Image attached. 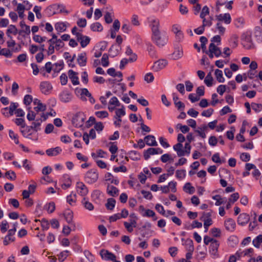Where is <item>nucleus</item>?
<instances>
[{
    "mask_svg": "<svg viewBox=\"0 0 262 262\" xmlns=\"http://www.w3.org/2000/svg\"><path fill=\"white\" fill-rule=\"evenodd\" d=\"M149 26L151 30V40L159 47L164 46L167 42L168 37L165 32L160 30V21L158 18H152L149 20Z\"/></svg>",
    "mask_w": 262,
    "mask_h": 262,
    "instance_id": "nucleus-1",
    "label": "nucleus"
},
{
    "mask_svg": "<svg viewBox=\"0 0 262 262\" xmlns=\"http://www.w3.org/2000/svg\"><path fill=\"white\" fill-rule=\"evenodd\" d=\"M99 174L95 169H91L88 171L84 176L85 181L89 184H93L98 179Z\"/></svg>",
    "mask_w": 262,
    "mask_h": 262,
    "instance_id": "nucleus-2",
    "label": "nucleus"
},
{
    "mask_svg": "<svg viewBox=\"0 0 262 262\" xmlns=\"http://www.w3.org/2000/svg\"><path fill=\"white\" fill-rule=\"evenodd\" d=\"M243 45L246 49H251L253 47V43L252 40V33L250 31H247L242 35Z\"/></svg>",
    "mask_w": 262,
    "mask_h": 262,
    "instance_id": "nucleus-3",
    "label": "nucleus"
},
{
    "mask_svg": "<svg viewBox=\"0 0 262 262\" xmlns=\"http://www.w3.org/2000/svg\"><path fill=\"white\" fill-rule=\"evenodd\" d=\"M85 119L86 117L83 113L78 112L74 115L72 118V123L76 127H81L83 126Z\"/></svg>",
    "mask_w": 262,
    "mask_h": 262,
    "instance_id": "nucleus-4",
    "label": "nucleus"
},
{
    "mask_svg": "<svg viewBox=\"0 0 262 262\" xmlns=\"http://www.w3.org/2000/svg\"><path fill=\"white\" fill-rule=\"evenodd\" d=\"M39 89L44 95H49L51 93L53 86L49 81H44L40 83Z\"/></svg>",
    "mask_w": 262,
    "mask_h": 262,
    "instance_id": "nucleus-5",
    "label": "nucleus"
},
{
    "mask_svg": "<svg viewBox=\"0 0 262 262\" xmlns=\"http://www.w3.org/2000/svg\"><path fill=\"white\" fill-rule=\"evenodd\" d=\"M100 255L102 259L106 261H112L116 259V256L114 253L105 249L100 250Z\"/></svg>",
    "mask_w": 262,
    "mask_h": 262,
    "instance_id": "nucleus-6",
    "label": "nucleus"
},
{
    "mask_svg": "<svg viewBox=\"0 0 262 262\" xmlns=\"http://www.w3.org/2000/svg\"><path fill=\"white\" fill-rule=\"evenodd\" d=\"M177 140L178 143L173 146V149L175 151H176L177 155H179V154L181 155V151L180 150V149L181 147H183L182 143L185 141V138L182 134H179L178 135Z\"/></svg>",
    "mask_w": 262,
    "mask_h": 262,
    "instance_id": "nucleus-7",
    "label": "nucleus"
},
{
    "mask_svg": "<svg viewBox=\"0 0 262 262\" xmlns=\"http://www.w3.org/2000/svg\"><path fill=\"white\" fill-rule=\"evenodd\" d=\"M76 190L79 195L84 197L87 195L89 192L88 188L86 185L81 182H78L76 183Z\"/></svg>",
    "mask_w": 262,
    "mask_h": 262,
    "instance_id": "nucleus-8",
    "label": "nucleus"
},
{
    "mask_svg": "<svg viewBox=\"0 0 262 262\" xmlns=\"http://www.w3.org/2000/svg\"><path fill=\"white\" fill-rule=\"evenodd\" d=\"M168 62L165 59H160L154 62L152 67V70L155 72H158L164 69L167 64Z\"/></svg>",
    "mask_w": 262,
    "mask_h": 262,
    "instance_id": "nucleus-9",
    "label": "nucleus"
},
{
    "mask_svg": "<svg viewBox=\"0 0 262 262\" xmlns=\"http://www.w3.org/2000/svg\"><path fill=\"white\" fill-rule=\"evenodd\" d=\"M73 96L71 93L68 91H63L59 94V99L63 103H68L71 101Z\"/></svg>",
    "mask_w": 262,
    "mask_h": 262,
    "instance_id": "nucleus-10",
    "label": "nucleus"
},
{
    "mask_svg": "<svg viewBox=\"0 0 262 262\" xmlns=\"http://www.w3.org/2000/svg\"><path fill=\"white\" fill-rule=\"evenodd\" d=\"M33 129L30 127V126H27V127L24 129H21L20 132L21 133L23 136L28 139H30L34 140H37V136L35 138H33L32 135H33V133L32 132Z\"/></svg>",
    "mask_w": 262,
    "mask_h": 262,
    "instance_id": "nucleus-11",
    "label": "nucleus"
},
{
    "mask_svg": "<svg viewBox=\"0 0 262 262\" xmlns=\"http://www.w3.org/2000/svg\"><path fill=\"white\" fill-rule=\"evenodd\" d=\"M77 39L80 42L82 48L85 47L90 41V38L87 36L83 35L82 34H78Z\"/></svg>",
    "mask_w": 262,
    "mask_h": 262,
    "instance_id": "nucleus-12",
    "label": "nucleus"
},
{
    "mask_svg": "<svg viewBox=\"0 0 262 262\" xmlns=\"http://www.w3.org/2000/svg\"><path fill=\"white\" fill-rule=\"evenodd\" d=\"M220 246L219 242L215 239L212 243L210 244V245L209 248V253L214 256L217 255V251L218 248Z\"/></svg>",
    "mask_w": 262,
    "mask_h": 262,
    "instance_id": "nucleus-13",
    "label": "nucleus"
},
{
    "mask_svg": "<svg viewBox=\"0 0 262 262\" xmlns=\"http://www.w3.org/2000/svg\"><path fill=\"white\" fill-rule=\"evenodd\" d=\"M61 181L62 184L61 185V186L62 188L63 189H67L71 186V180L70 176L68 174H64L62 176Z\"/></svg>",
    "mask_w": 262,
    "mask_h": 262,
    "instance_id": "nucleus-14",
    "label": "nucleus"
},
{
    "mask_svg": "<svg viewBox=\"0 0 262 262\" xmlns=\"http://www.w3.org/2000/svg\"><path fill=\"white\" fill-rule=\"evenodd\" d=\"M250 217L247 213H241L238 217L237 223L242 226L245 225L249 221Z\"/></svg>",
    "mask_w": 262,
    "mask_h": 262,
    "instance_id": "nucleus-15",
    "label": "nucleus"
},
{
    "mask_svg": "<svg viewBox=\"0 0 262 262\" xmlns=\"http://www.w3.org/2000/svg\"><path fill=\"white\" fill-rule=\"evenodd\" d=\"M144 141L149 146H155L158 145L156 138L153 135H147L145 137Z\"/></svg>",
    "mask_w": 262,
    "mask_h": 262,
    "instance_id": "nucleus-16",
    "label": "nucleus"
},
{
    "mask_svg": "<svg viewBox=\"0 0 262 262\" xmlns=\"http://www.w3.org/2000/svg\"><path fill=\"white\" fill-rule=\"evenodd\" d=\"M62 151V149L60 147L51 148L46 150V152L48 156H56L60 154Z\"/></svg>",
    "mask_w": 262,
    "mask_h": 262,
    "instance_id": "nucleus-17",
    "label": "nucleus"
},
{
    "mask_svg": "<svg viewBox=\"0 0 262 262\" xmlns=\"http://www.w3.org/2000/svg\"><path fill=\"white\" fill-rule=\"evenodd\" d=\"M191 145L190 143L189 142H186L185 144V149H184L183 147H181L180 149L181 151V155L179 154V155H177L178 157H182L184 156H188L190 153L191 151Z\"/></svg>",
    "mask_w": 262,
    "mask_h": 262,
    "instance_id": "nucleus-18",
    "label": "nucleus"
},
{
    "mask_svg": "<svg viewBox=\"0 0 262 262\" xmlns=\"http://www.w3.org/2000/svg\"><path fill=\"white\" fill-rule=\"evenodd\" d=\"M216 19L220 21H224L226 24H229L231 21V18L229 13L221 14L217 15Z\"/></svg>",
    "mask_w": 262,
    "mask_h": 262,
    "instance_id": "nucleus-19",
    "label": "nucleus"
},
{
    "mask_svg": "<svg viewBox=\"0 0 262 262\" xmlns=\"http://www.w3.org/2000/svg\"><path fill=\"white\" fill-rule=\"evenodd\" d=\"M69 78L71 79L73 85H76L79 83V79L77 76V73L74 72L72 70H70L68 72Z\"/></svg>",
    "mask_w": 262,
    "mask_h": 262,
    "instance_id": "nucleus-20",
    "label": "nucleus"
},
{
    "mask_svg": "<svg viewBox=\"0 0 262 262\" xmlns=\"http://www.w3.org/2000/svg\"><path fill=\"white\" fill-rule=\"evenodd\" d=\"M208 50H209V52H212L216 57L220 56L222 54L220 49L216 46L213 42L210 43Z\"/></svg>",
    "mask_w": 262,
    "mask_h": 262,
    "instance_id": "nucleus-21",
    "label": "nucleus"
},
{
    "mask_svg": "<svg viewBox=\"0 0 262 262\" xmlns=\"http://www.w3.org/2000/svg\"><path fill=\"white\" fill-rule=\"evenodd\" d=\"M210 216L211 213L210 212L203 213L201 219H203L204 226H210L212 224V221Z\"/></svg>",
    "mask_w": 262,
    "mask_h": 262,
    "instance_id": "nucleus-22",
    "label": "nucleus"
},
{
    "mask_svg": "<svg viewBox=\"0 0 262 262\" xmlns=\"http://www.w3.org/2000/svg\"><path fill=\"white\" fill-rule=\"evenodd\" d=\"M236 226L235 221L232 219H228L225 222V227L226 230L233 231Z\"/></svg>",
    "mask_w": 262,
    "mask_h": 262,
    "instance_id": "nucleus-23",
    "label": "nucleus"
},
{
    "mask_svg": "<svg viewBox=\"0 0 262 262\" xmlns=\"http://www.w3.org/2000/svg\"><path fill=\"white\" fill-rule=\"evenodd\" d=\"M81 204L83 205V206L84 207V208L85 209L88 210L89 211H93L94 209V206L93 205V204L92 203H91L89 201V200L85 197H84L83 198V199L82 200Z\"/></svg>",
    "mask_w": 262,
    "mask_h": 262,
    "instance_id": "nucleus-24",
    "label": "nucleus"
},
{
    "mask_svg": "<svg viewBox=\"0 0 262 262\" xmlns=\"http://www.w3.org/2000/svg\"><path fill=\"white\" fill-rule=\"evenodd\" d=\"M87 58L86 53L82 52L78 55L77 58V62L80 67H84L86 64Z\"/></svg>",
    "mask_w": 262,
    "mask_h": 262,
    "instance_id": "nucleus-25",
    "label": "nucleus"
},
{
    "mask_svg": "<svg viewBox=\"0 0 262 262\" xmlns=\"http://www.w3.org/2000/svg\"><path fill=\"white\" fill-rule=\"evenodd\" d=\"M254 36L258 42L262 41V29L259 26H256L254 29Z\"/></svg>",
    "mask_w": 262,
    "mask_h": 262,
    "instance_id": "nucleus-26",
    "label": "nucleus"
},
{
    "mask_svg": "<svg viewBox=\"0 0 262 262\" xmlns=\"http://www.w3.org/2000/svg\"><path fill=\"white\" fill-rule=\"evenodd\" d=\"M107 193L112 196H115L118 194L119 190L116 187L108 185L107 187Z\"/></svg>",
    "mask_w": 262,
    "mask_h": 262,
    "instance_id": "nucleus-27",
    "label": "nucleus"
},
{
    "mask_svg": "<svg viewBox=\"0 0 262 262\" xmlns=\"http://www.w3.org/2000/svg\"><path fill=\"white\" fill-rule=\"evenodd\" d=\"M63 215L68 223L72 224L73 223V213L71 210L67 209L65 210Z\"/></svg>",
    "mask_w": 262,
    "mask_h": 262,
    "instance_id": "nucleus-28",
    "label": "nucleus"
},
{
    "mask_svg": "<svg viewBox=\"0 0 262 262\" xmlns=\"http://www.w3.org/2000/svg\"><path fill=\"white\" fill-rule=\"evenodd\" d=\"M56 10V5H53L48 7L45 10V13L48 16H51L57 13Z\"/></svg>",
    "mask_w": 262,
    "mask_h": 262,
    "instance_id": "nucleus-29",
    "label": "nucleus"
},
{
    "mask_svg": "<svg viewBox=\"0 0 262 262\" xmlns=\"http://www.w3.org/2000/svg\"><path fill=\"white\" fill-rule=\"evenodd\" d=\"M19 24L21 28L23 29V30L19 31V34H21L22 32H24L27 35L30 34L31 31L29 26L26 25L25 21L23 20L21 21Z\"/></svg>",
    "mask_w": 262,
    "mask_h": 262,
    "instance_id": "nucleus-30",
    "label": "nucleus"
},
{
    "mask_svg": "<svg viewBox=\"0 0 262 262\" xmlns=\"http://www.w3.org/2000/svg\"><path fill=\"white\" fill-rule=\"evenodd\" d=\"M55 28L59 32H62L66 30L67 26L64 23L58 22L55 24Z\"/></svg>",
    "mask_w": 262,
    "mask_h": 262,
    "instance_id": "nucleus-31",
    "label": "nucleus"
},
{
    "mask_svg": "<svg viewBox=\"0 0 262 262\" xmlns=\"http://www.w3.org/2000/svg\"><path fill=\"white\" fill-rule=\"evenodd\" d=\"M115 200L111 198L107 199L105 206L107 209L112 210L115 208Z\"/></svg>",
    "mask_w": 262,
    "mask_h": 262,
    "instance_id": "nucleus-32",
    "label": "nucleus"
},
{
    "mask_svg": "<svg viewBox=\"0 0 262 262\" xmlns=\"http://www.w3.org/2000/svg\"><path fill=\"white\" fill-rule=\"evenodd\" d=\"M186 249L187 251L193 252L194 246L193 243L192 239L187 238L185 241Z\"/></svg>",
    "mask_w": 262,
    "mask_h": 262,
    "instance_id": "nucleus-33",
    "label": "nucleus"
},
{
    "mask_svg": "<svg viewBox=\"0 0 262 262\" xmlns=\"http://www.w3.org/2000/svg\"><path fill=\"white\" fill-rule=\"evenodd\" d=\"M183 190L189 194H192L194 192V187L191 186V184L189 182L186 183L183 186Z\"/></svg>",
    "mask_w": 262,
    "mask_h": 262,
    "instance_id": "nucleus-34",
    "label": "nucleus"
},
{
    "mask_svg": "<svg viewBox=\"0 0 262 262\" xmlns=\"http://www.w3.org/2000/svg\"><path fill=\"white\" fill-rule=\"evenodd\" d=\"M143 216L152 217L153 221H156L158 217L156 215L155 212L150 209H146L145 213L143 214Z\"/></svg>",
    "mask_w": 262,
    "mask_h": 262,
    "instance_id": "nucleus-35",
    "label": "nucleus"
},
{
    "mask_svg": "<svg viewBox=\"0 0 262 262\" xmlns=\"http://www.w3.org/2000/svg\"><path fill=\"white\" fill-rule=\"evenodd\" d=\"M76 201V194L73 192L67 197V202L71 205H73Z\"/></svg>",
    "mask_w": 262,
    "mask_h": 262,
    "instance_id": "nucleus-36",
    "label": "nucleus"
},
{
    "mask_svg": "<svg viewBox=\"0 0 262 262\" xmlns=\"http://www.w3.org/2000/svg\"><path fill=\"white\" fill-rule=\"evenodd\" d=\"M91 29L93 31L101 32L103 30V27L100 23L96 22L91 25Z\"/></svg>",
    "mask_w": 262,
    "mask_h": 262,
    "instance_id": "nucleus-37",
    "label": "nucleus"
},
{
    "mask_svg": "<svg viewBox=\"0 0 262 262\" xmlns=\"http://www.w3.org/2000/svg\"><path fill=\"white\" fill-rule=\"evenodd\" d=\"M41 122V119H37L35 122L32 123V125L30 126V127L32 128L35 133H36L40 129L39 126Z\"/></svg>",
    "mask_w": 262,
    "mask_h": 262,
    "instance_id": "nucleus-38",
    "label": "nucleus"
},
{
    "mask_svg": "<svg viewBox=\"0 0 262 262\" xmlns=\"http://www.w3.org/2000/svg\"><path fill=\"white\" fill-rule=\"evenodd\" d=\"M106 181H110L111 183L116 185H118L119 181L117 179L114 178L113 175L111 173H107L105 175Z\"/></svg>",
    "mask_w": 262,
    "mask_h": 262,
    "instance_id": "nucleus-39",
    "label": "nucleus"
},
{
    "mask_svg": "<svg viewBox=\"0 0 262 262\" xmlns=\"http://www.w3.org/2000/svg\"><path fill=\"white\" fill-rule=\"evenodd\" d=\"M212 199L216 201L215 205L216 206H220L225 202V198H222L219 194L212 196Z\"/></svg>",
    "mask_w": 262,
    "mask_h": 262,
    "instance_id": "nucleus-40",
    "label": "nucleus"
},
{
    "mask_svg": "<svg viewBox=\"0 0 262 262\" xmlns=\"http://www.w3.org/2000/svg\"><path fill=\"white\" fill-rule=\"evenodd\" d=\"M262 243V234H260L257 236L252 241V244L253 246L257 248H259L260 245V244Z\"/></svg>",
    "mask_w": 262,
    "mask_h": 262,
    "instance_id": "nucleus-41",
    "label": "nucleus"
},
{
    "mask_svg": "<svg viewBox=\"0 0 262 262\" xmlns=\"http://www.w3.org/2000/svg\"><path fill=\"white\" fill-rule=\"evenodd\" d=\"M214 74L217 80L219 82H224L225 81V79L223 76V72L221 70L219 69L215 70Z\"/></svg>",
    "mask_w": 262,
    "mask_h": 262,
    "instance_id": "nucleus-42",
    "label": "nucleus"
},
{
    "mask_svg": "<svg viewBox=\"0 0 262 262\" xmlns=\"http://www.w3.org/2000/svg\"><path fill=\"white\" fill-rule=\"evenodd\" d=\"M183 56V51L182 49H178L176 50L172 54V58L174 60H177L181 58Z\"/></svg>",
    "mask_w": 262,
    "mask_h": 262,
    "instance_id": "nucleus-43",
    "label": "nucleus"
},
{
    "mask_svg": "<svg viewBox=\"0 0 262 262\" xmlns=\"http://www.w3.org/2000/svg\"><path fill=\"white\" fill-rule=\"evenodd\" d=\"M186 175V170L185 169L177 170L176 171V177L180 180L184 179Z\"/></svg>",
    "mask_w": 262,
    "mask_h": 262,
    "instance_id": "nucleus-44",
    "label": "nucleus"
},
{
    "mask_svg": "<svg viewBox=\"0 0 262 262\" xmlns=\"http://www.w3.org/2000/svg\"><path fill=\"white\" fill-rule=\"evenodd\" d=\"M116 115L114 116L115 118H120L125 115V111L123 105L122 106L121 108L117 109L115 112Z\"/></svg>",
    "mask_w": 262,
    "mask_h": 262,
    "instance_id": "nucleus-45",
    "label": "nucleus"
},
{
    "mask_svg": "<svg viewBox=\"0 0 262 262\" xmlns=\"http://www.w3.org/2000/svg\"><path fill=\"white\" fill-rule=\"evenodd\" d=\"M0 55L10 58L12 56V51L7 48H3L0 50Z\"/></svg>",
    "mask_w": 262,
    "mask_h": 262,
    "instance_id": "nucleus-46",
    "label": "nucleus"
},
{
    "mask_svg": "<svg viewBox=\"0 0 262 262\" xmlns=\"http://www.w3.org/2000/svg\"><path fill=\"white\" fill-rule=\"evenodd\" d=\"M213 79L212 77L211 73H209L207 76H206L204 83L206 84V85L208 87L211 86L212 85Z\"/></svg>",
    "mask_w": 262,
    "mask_h": 262,
    "instance_id": "nucleus-47",
    "label": "nucleus"
},
{
    "mask_svg": "<svg viewBox=\"0 0 262 262\" xmlns=\"http://www.w3.org/2000/svg\"><path fill=\"white\" fill-rule=\"evenodd\" d=\"M212 160L217 164H222L225 162V160H221L219 153L214 154L212 157Z\"/></svg>",
    "mask_w": 262,
    "mask_h": 262,
    "instance_id": "nucleus-48",
    "label": "nucleus"
},
{
    "mask_svg": "<svg viewBox=\"0 0 262 262\" xmlns=\"http://www.w3.org/2000/svg\"><path fill=\"white\" fill-rule=\"evenodd\" d=\"M130 22L132 25L134 26H139L140 23L139 20V16L136 14H133L130 18Z\"/></svg>",
    "mask_w": 262,
    "mask_h": 262,
    "instance_id": "nucleus-49",
    "label": "nucleus"
},
{
    "mask_svg": "<svg viewBox=\"0 0 262 262\" xmlns=\"http://www.w3.org/2000/svg\"><path fill=\"white\" fill-rule=\"evenodd\" d=\"M101 64L104 67H107L109 66L108 55L106 53L103 54L101 58Z\"/></svg>",
    "mask_w": 262,
    "mask_h": 262,
    "instance_id": "nucleus-50",
    "label": "nucleus"
},
{
    "mask_svg": "<svg viewBox=\"0 0 262 262\" xmlns=\"http://www.w3.org/2000/svg\"><path fill=\"white\" fill-rule=\"evenodd\" d=\"M45 209L49 213H53L55 209V205L53 202H50L48 204H47L45 206Z\"/></svg>",
    "mask_w": 262,
    "mask_h": 262,
    "instance_id": "nucleus-51",
    "label": "nucleus"
},
{
    "mask_svg": "<svg viewBox=\"0 0 262 262\" xmlns=\"http://www.w3.org/2000/svg\"><path fill=\"white\" fill-rule=\"evenodd\" d=\"M25 6L21 4H18L17 6L16 11H17L19 16L20 18H23L24 16V12L25 11Z\"/></svg>",
    "mask_w": 262,
    "mask_h": 262,
    "instance_id": "nucleus-52",
    "label": "nucleus"
},
{
    "mask_svg": "<svg viewBox=\"0 0 262 262\" xmlns=\"http://www.w3.org/2000/svg\"><path fill=\"white\" fill-rule=\"evenodd\" d=\"M70 251L65 250L61 252L58 255V260L60 262H63L68 257Z\"/></svg>",
    "mask_w": 262,
    "mask_h": 262,
    "instance_id": "nucleus-53",
    "label": "nucleus"
},
{
    "mask_svg": "<svg viewBox=\"0 0 262 262\" xmlns=\"http://www.w3.org/2000/svg\"><path fill=\"white\" fill-rule=\"evenodd\" d=\"M113 12H106L104 15L105 21L107 24H111L113 21Z\"/></svg>",
    "mask_w": 262,
    "mask_h": 262,
    "instance_id": "nucleus-54",
    "label": "nucleus"
},
{
    "mask_svg": "<svg viewBox=\"0 0 262 262\" xmlns=\"http://www.w3.org/2000/svg\"><path fill=\"white\" fill-rule=\"evenodd\" d=\"M9 135L10 138L14 140L16 144H19L18 137L17 134H15L13 130H9Z\"/></svg>",
    "mask_w": 262,
    "mask_h": 262,
    "instance_id": "nucleus-55",
    "label": "nucleus"
},
{
    "mask_svg": "<svg viewBox=\"0 0 262 262\" xmlns=\"http://www.w3.org/2000/svg\"><path fill=\"white\" fill-rule=\"evenodd\" d=\"M7 33L12 34L14 35L18 33V30L15 25H11L7 30Z\"/></svg>",
    "mask_w": 262,
    "mask_h": 262,
    "instance_id": "nucleus-56",
    "label": "nucleus"
},
{
    "mask_svg": "<svg viewBox=\"0 0 262 262\" xmlns=\"http://www.w3.org/2000/svg\"><path fill=\"white\" fill-rule=\"evenodd\" d=\"M84 255L87 259L90 262H94L95 261V257L88 250H85L83 252Z\"/></svg>",
    "mask_w": 262,
    "mask_h": 262,
    "instance_id": "nucleus-57",
    "label": "nucleus"
},
{
    "mask_svg": "<svg viewBox=\"0 0 262 262\" xmlns=\"http://www.w3.org/2000/svg\"><path fill=\"white\" fill-rule=\"evenodd\" d=\"M101 192L99 190H94L92 194L91 197L94 201L99 200L101 195Z\"/></svg>",
    "mask_w": 262,
    "mask_h": 262,
    "instance_id": "nucleus-58",
    "label": "nucleus"
},
{
    "mask_svg": "<svg viewBox=\"0 0 262 262\" xmlns=\"http://www.w3.org/2000/svg\"><path fill=\"white\" fill-rule=\"evenodd\" d=\"M52 69V64L51 62H48L45 66L40 69V71L45 70L48 73H50Z\"/></svg>",
    "mask_w": 262,
    "mask_h": 262,
    "instance_id": "nucleus-59",
    "label": "nucleus"
},
{
    "mask_svg": "<svg viewBox=\"0 0 262 262\" xmlns=\"http://www.w3.org/2000/svg\"><path fill=\"white\" fill-rule=\"evenodd\" d=\"M148 151L150 152L149 154H151V155H157V154H161L163 152V150L162 149H161L160 148H152V147L148 148Z\"/></svg>",
    "mask_w": 262,
    "mask_h": 262,
    "instance_id": "nucleus-60",
    "label": "nucleus"
},
{
    "mask_svg": "<svg viewBox=\"0 0 262 262\" xmlns=\"http://www.w3.org/2000/svg\"><path fill=\"white\" fill-rule=\"evenodd\" d=\"M209 14V9L207 6H205L203 7L201 14L200 17L202 19L205 18V16Z\"/></svg>",
    "mask_w": 262,
    "mask_h": 262,
    "instance_id": "nucleus-61",
    "label": "nucleus"
},
{
    "mask_svg": "<svg viewBox=\"0 0 262 262\" xmlns=\"http://www.w3.org/2000/svg\"><path fill=\"white\" fill-rule=\"evenodd\" d=\"M56 10H59V12L61 13H65L66 14L69 13V11L66 9L65 6L62 4L56 5Z\"/></svg>",
    "mask_w": 262,
    "mask_h": 262,
    "instance_id": "nucleus-62",
    "label": "nucleus"
},
{
    "mask_svg": "<svg viewBox=\"0 0 262 262\" xmlns=\"http://www.w3.org/2000/svg\"><path fill=\"white\" fill-rule=\"evenodd\" d=\"M122 30L124 33L128 34L132 30V27L129 24L124 23L122 26Z\"/></svg>",
    "mask_w": 262,
    "mask_h": 262,
    "instance_id": "nucleus-63",
    "label": "nucleus"
},
{
    "mask_svg": "<svg viewBox=\"0 0 262 262\" xmlns=\"http://www.w3.org/2000/svg\"><path fill=\"white\" fill-rule=\"evenodd\" d=\"M213 236L218 237L221 236V230L217 228H213L210 230V231Z\"/></svg>",
    "mask_w": 262,
    "mask_h": 262,
    "instance_id": "nucleus-64",
    "label": "nucleus"
}]
</instances>
